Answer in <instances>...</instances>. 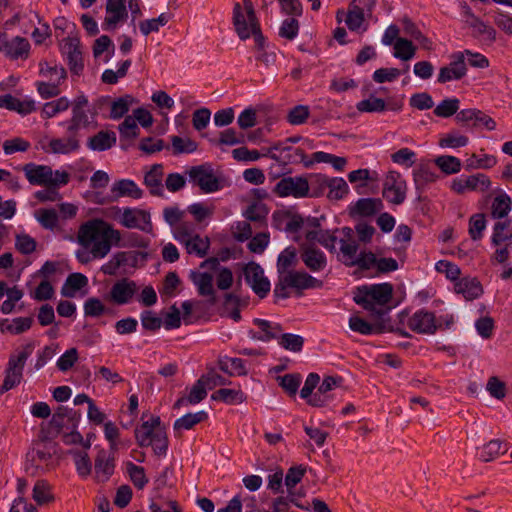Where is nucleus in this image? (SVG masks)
Masks as SVG:
<instances>
[{
	"label": "nucleus",
	"instance_id": "45",
	"mask_svg": "<svg viewBox=\"0 0 512 512\" xmlns=\"http://www.w3.org/2000/svg\"><path fill=\"white\" fill-rule=\"evenodd\" d=\"M59 125H67L68 133H76L79 129L89 125L88 114L85 109L72 108V117L67 122H60Z\"/></svg>",
	"mask_w": 512,
	"mask_h": 512
},
{
	"label": "nucleus",
	"instance_id": "14",
	"mask_svg": "<svg viewBox=\"0 0 512 512\" xmlns=\"http://www.w3.org/2000/svg\"><path fill=\"white\" fill-rule=\"evenodd\" d=\"M309 191V181L305 176L283 177L274 187V192L279 197H293L296 199L308 197Z\"/></svg>",
	"mask_w": 512,
	"mask_h": 512
},
{
	"label": "nucleus",
	"instance_id": "2",
	"mask_svg": "<svg viewBox=\"0 0 512 512\" xmlns=\"http://www.w3.org/2000/svg\"><path fill=\"white\" fill-rule=\"evenodd\" d=\"M312 148V141L303 139L300 136H292L275 141L269 147H265L264 156L270 158L281 167L301 163L304 168L312 169L313 162H310V155L306 154V150Z\"/></svg>",
	"mask_w": 512,
	"mask_h": 512
},
{
	"label": "nucleus",
	"instance_id": "62",
	"mask_svg": "<svg viewBox=\"0 0 512 512\" xmlns=\"http://www.w3.org/2000/svg\"><path fill=\"white\" fill-rule=\"evenodd\" d=\"M133 103L134 98L130 95L117 98L111 104L110 117L112 119H120L129 111Z\"/></svg>",
	"mask_w": 512,
	"mask_h": 512
},
{
	"label": "nucleus",
	"instance_id": "50",
	"mask_svg": "<svg viewBox=\"0 0 512 512\" xmlns=\"http://www.w3.org/2000/svg\"><path fill=\"white\" fill-rule=\"evenodd\" d=\"M497 163L495 156L490 154H472L466 160L467 169H490Z\"/></svg>",
	"mask_w": 512,
	"mask_h": 512
},
{
	"label": "nucleus",
	"instance_id": "27",
	"mask_svg": "<svg viewBox=\"0 0 512 512\" xmlns=\"http://www.w3.org/2000/svg\"><path fill=\"white\" fill-rule=\"evenodd\" d=\"M402 106L403 102L401 100L387 104L382 98L376 96H370L356 104L357 110L362 113L383 112L387 109L398 111L402 109Z\"/></svg>",
	"mask_w": 512,
	"mask_h": 512
},
{
	"label": "nucleus",
	"instance_id": "38",
	"mask_svg": "<svg viewBox=\"0 0 512 512\" xmlns=\"http://www.w3.org/2000/svg\"><path fill=\"white\" fill-rule=\"evenodd\" d=\"M254 324L259 328L258 340L268 342L272 339H278L282 328L279 324L264 319H255Z\"/></svg>",
	"mask_w": 512,
	"mask_h": 512
},
{
	"label": "nucleus",
	"instance_id": "40",
	"mask_svg": "<svg viewBox=\"0 0 512 512\" xmlns=\"http://www.w3.org/2000/svg\"><path fill=\"white\" fill-rule=\"evenodd\" d=\"M328 188L327 197L330 200L338 201L344 199L349 193L347 182L341 177H333L326 181Z\"/></svg>",
	"mask_w": 512,
	"mask_h": 512
},
{
	"label": "nucleus",
	"instance_id": "28",
	"mask_svg": "<svg viewBox=\"0 0 512 512\" xmlns=\"http://www.w3.org/2000/svg\"><path fill=\"white\" fill-rule=\"evenodd\" d=\"M454 291L467 300H473L482 294V286L475 278L464 277L454 283Z\"/></svg>",
	"mask_w": 512,
	"mask_h": 512
},
{
	"label": "nucleus",
	"instance_id": "8",
	"mask_svg": "<svg viewBox=\"0 0 512 512\" xmlns=\"http://www.w3.org/2000/svg\"><path fill=\"white\" fill-rule=\"evenodd\" d=\"M491 241L495 247L491 261L505 264L512 250V227L509 228L508 222H498L495 224Z\"/></svg>",
	"mask_w": 512,
	"mask_h": 512
},
{
	"label": "nucleus",
	"instance_id": "46",
	"mask_svg": "<svg viewBox=\"0 0 512 512\" xmlns=\"http://www.w3.org/2000/svg\"><path fill=\"white\" fill-rule=\"evenodd\" d=\"M183 245L189 254H195L198 257H204L208 253L210 240L206 236L202 237L199 234H196L191 237L189 241L183 243Z\"/></svg>",
	"mask_w": 512,
	"mask_h": 512
},
{
	"label": "nucleus",
	"instance_id": "21",
	"mask_svg": "<svg viewBox=\"0 0 512 512\" xmlns=\"http://www.w3.org/2000/svg\"><path fill=\"white\" fill-rule=\"evenodd\" d=\"M42 149L49 154L68 155L75 153L80 148V142L76 133H69L67 137L45 138Z\"/></svg>",
	"mask_w": 512,
	"mask_h": 512
},
{
	"label": "nucleus",
	"instance_id": "18",
	"mask_svg": "<svg viewBox=\"0 0 512 512\" xmlns=\"http://www.w3.org/2000/svg\"><path fill=\"white\" fill-rule=\"evenodd\" d=\"M60 51L67 61L70 71L75 75H80L84 64L79 38L74 36L64 38L60 44Z\"/></svg>",
	"mask_w": 512,
	"mask_h": 512
},
{
	"label": "nucleus",
	"instance_id": "63",
	"mask_svg": "<svg viewBox=\"0 0 512 512\" xmlns=\"http://www.w3.org/2000/svg\"><path fill=\"white\" fill-rule=\"evenodd\" d=\"M435 164L441 169L445 174H456L461 170V161L451 155H443L439 156L435 159Z\"/></svg>",
	"mask_w": 512,
	"mask_h": 512
},
{
	"label": "nucleus",
	"instance_id": "13",
	"mask_svg": "<svg viewBox=\"0 0 512 512\" xmlns=\"http://www.w3.org/2000/svg\"><path fill=\"white\" fill-rule=\"evenodd\" d=\"M0 53L10 60H25L29 57L30 43L24 37H10L6 31L0 30Z\"/></svg>",
	"mask_w": 512,
	"mask_h": 512
},
{
	"label": "nucleus",
	"instance_id": "44",
	"mask_svg": "<svg viewBox=\"0 0 512 512\" xmlns=\"http://www.w3.org/2000/svg\"><path fill=\"white\" fill-rule=\"evenodd\" d=\"M416 46L406 38H399L393 45V56L401 61H410L416 55Z\"/></svg>",
	"mask_w": 512,
	"mask_h": 512
},
{
	"label": "nucleus",
	"instance_id": "52",
	"mask_svg": "<svg viewBox=\"0 0 512 512\" xmlns=\"http://www.w3.org/2000/svg\"><path fill=\"white\" fill-rule=\"evenodd\" d=\"M304 228L305 238L307 240L306 244H314V242L319 243L320 234H322L323 230L319 228L318 224H315L313 228L308 229L304 226V222L302 219L294 218L288 224V228L290 230L298 231Z\"/></svg>",
	"mask_w": 512,
	"mask_h": 512
},
{
	"label": "nucleus",
	"instance_id": "1",
	"mask_svg": "<svg viewBox=\"0 0 512 512\" xmlns=\"http://www.w3.org/2000/svg\"><path fill=\"white\" fill-rule=\"evenodd\" d=\"M122 234L112 224L100 218H93L82 223L77 231L76 241L79 245L75 252L81 264L104 259L113 246H119Z\"/></svg>",
	"mask_w": 512,
	"mask_h": 512
},
{
	"label": "nucleus",
	"instance_id": "29",
	"mask_svg": "<svg viewBox=\"0 0 512 512\" xmlns=\"http://www.w3.org/2000/svg\"><path fill=\"white\" fill-rule=\"evenodd\" d=\"M39 74L46 81L61 84L66 79V71L55 61H41L39 63Z\"/></svg>",
	"mask_w": 512,
	"mask_h": 512
},
{
	"label": "nucleus",
	"instance_id": "43",
	"mask_svg": "<svg viewBox=\"0 0 512 512\" xmlns=\"http://www.w3.org/2000/svg\"><path fill=\"white\" fill-rule=\"evenodd\" d=\"M70 105H71V101L67 97H65V96L59 97L50 102H46L43 105V107L41 109V116H42V118H45V119L56 117L60 113L68 110Z\"/></svg>",
	"mask_w": 512,
	"mask_h": 512
},
{
	"label": "nucleus",
	"instance_id": "19",
	"mask_svg": "<svg viewBox=\"0 0 512 512\" xmlns=\"http://www.w3.org/2000/svg\"><path fill=\"white\" fill-rule=\"evenodd\" d=\"M219 265V262L217 259L212 258L205 260L202 262L200 268L195 271H191L190 273V279L192 280L193 284L196 286L197 291L202 296H209L213 297L215 290L213 286V275L211 273H208L206 271H202V269L206 266H209L213 269H216Z\"/></svg>",
	"mask_w": 512,
	"mask_h": 512
},
{
	"label": "nucleus",
	"instance_id": "7",
	"mask_svg": "<svg viewBox=\"0 0 512 512\" xmlns=\"http://www.w3.org/2000/svg\"><path fill=\"white\" fill-rule=\"evenodd\" d=\"M233 23L238 36L242 40L253 36L257 46L259 48L263 47L264 38L260 32V26L255 13L251 12V14H249L243 11L241 5L237 3L233 9Z\"/></svg>",
	"mask_w": 512,
	"mask_h": 512
},
{
	"label": "nucleus",
	"instance_id": "55",
	"mask_svg": "<svg viewBox=\"0 0 512 512\" xmlns=\"http://www.w3.org/2000/svg\"><path fill=\"white\" fill-rule=\"evenodd\" d=\"M349 328L362 335H372L380 332L377 325L371 324L359 316L352 315L349 318Z\"/></svg>",
	"mask_w": 512,
	"mask_h": 512
},
{
	"label": "nucleus",
	"instance_id": "4",
	"mask_svg": "<svg viewBox=\"0 0 512 512\" xmlns=\"http://www.w3.org/2000/svg\"><path fill=\"white\" fill-rule=\"evenodd\" d=\"M24 175L31 185L59 188L70 180V174L63 170H53L48 165L28 163L22 168Z\"/></svg>",
	"mask_w": 512,
	"mask_h": 512
},
{
	"label": "nucleus",
	"instance_id": "41",
	"mask_svg": "<svg viewBox=\"0 0 512 512\" xmlns=\"http://www.w3.org/2000/svg\"><path fill=\"white\" fill-rule=\"evenodd\" d=\"M472 34L486 44H491L496 39V31L479 18L474 17L471 23Z\"/></svg>",
	"mask_w": 512,
	"mask_h": 512
},
{
	"label": "nucleus",
	"instance_id": "26",
	"mask_svg": "<svg viewBox=\"0 0 512 512\" xmlns=\"http://www.w3.org/2000/svg\"><path fill=\"white\" fill-rule=\"evenodd\" d=\"M115 469V459L113 453H108L104 449H101L96 458L94 464L95 480L97 482H106L113 475Z\"/></svg>",
	"mask_w": 512,
	"mask_h": 512
},
{
	"label": "nucleus",
	"instance_id": "53",
	"mask_svg": "<svg viewBox=\"0 0 512 512\" xmlns=\"http://www.w3.org/2000/svg\"><path fill=\"white\" fill-rule=\"evenodd\" d=\"M170 20L168 13H161L158 17L147 19L139 23V29L144 36L152 32H158L161 27L165 26Z\"/></svg>",
	"mask_w": 512,
	"mask_h": 512
},
{
	"label": "nucleus",
	"instance_id": "6",
	"mask_svg": "<svg viewBox=\"0 0 512 512\" xmlns=\"http://www.w3.org/2000/svg\"><path fill=\"white\" fill-rule=\"evenodd\" d=\"M34 348L35 346L33 343H27L16 349L10 356L5 369L3 384L0 386V394H3L20 384L23 378L25 363L32 355Z\"/></svg>",
	"mask_w": 512,
	"mask_h": 512
},
{
	"label": "nucleus",
	"instance_id": "12",
	"mask_svg": "<svg viewBox=\"0 0 512 512\" xmlns=\"http://www.w3.org/2000/svg\"><path fill=\"white\" fill-rule=\"evenodd\" d=\"M490 178L482 173L471 175H460L451 181L450 189L457 194H467L471 192L485 193L491 188Z\"/></svg>",
	"mask_w": 512,
	"mask_h": 512
},
{
	"label": "nucleus",
	"instance_id": "20",
	"mask_svg": "<svg viewBox=\"0 0 512 512\" xmlns=\"http://www.w3.org/2000/svg\"><path fill=\"white\" fill-rule=\"evenodd\" d=\"M137 291V284L133 280L123 278L112 285L106 298L115 305H126L132 302Z\"/></svg>",
	"mask_w": 512,
	"mask_h": 512
},
{
	"label": "nucleus",
	"instance_id": "60",
	"mask_svg": "<svg viewBox=\"0 0 512 512\" xmlns=\"http://www.w3.org/2000/svg\"><path fill=\"white\" fill-rule=\"evenodd\" d=\"M435 270L438 273L443 274L446 277V279L450 280L453 283L460 279V267L457 264L450 262L448 260H439L438 262H436Z\"/></svg>",
	"mask_w": 512,
	"mask_h": 512
},
{
	"label": "nucleus",
	"instance_id": "49",
	"mask_svg": "<svg viewBox=\"0 0 512 512\" xmlns=\"http://www.w3.org/2000/svg\"><path fill=\"white\" fill-rule=\"evenodd\" d=\"M341 261L347 266H354L359 256L358 245L354 240H340Z\"/></svg>",
	"mask_w": 512,
	"mask_h": 512
},
{
	"label": "nucleus",
	"instance_id": "3",
	"mask_svg": "<svg viewBox=\"0 0 512 512\" xmlns=\"http://www.w3.org/2000/svg\"><path fill=\"white\" fill-rule=\"evenodd\" d=\"M392 295L390 283L363 285L356 289L354 301L371 314L381 316L390 309Z\"/></svg>",
	"mask_w": 512,
	"mask_h": 512
},
{
	"label": "nucleus",
	"instance_id": "36",
	"mask_svg": "<svg viewBox=\"0 0 512 512\" xmlns=\"http://www.w3.org/2000/svg\"><path fill=\"white\" fill-rule=\"evenodd\" d=\"M297 261L298 258L296 248L292 246L285 248L279 254L277 259V271L279 273V278H281L283 274L291 272V268L296 266Z\"/></svg>",
	"mask_w": 512,
	"mask_h": 512
},
{
	"label": "nucleus",
	"instance_id": "64",
	"mask_svg": "<svg viewBox=\"0 0 512 512\" xmlns=\"http://www.w3.org/2000/svg\"><path fill=\"white\" fill-rule=\"evenodd\" d=\"M460 101L455 98H446L442 100L434 109V114L438 117L448 118L457 113Z\"/></svg>",
	"mask_w": 512,
	"mask_h": 512
},
{
	"label": "nucleus",
	"instance_id": "32",
	"mask_svg": "<svg viewBox=\"0 0 512 512\" xmlns=\"http://www.w3.org/2000/svg\"><path fill=\"white\" fill-rule=\"evenodd\" d=\"M32 323L33 320L30 317L2 319L0 321V330L2 333L17 335L29 330L31 328Z\"/></svg>",
	"mask_w": 512,
	"mask_h": 512
},
{
	"label": "nucleus",
	"instance_id": "61",
	"mask_svg": "<svg viewBox=\"0 0 512 512\" xmlns=\"http://www.w3.org/2000/svg\"><path fill=\"white\" fill-rule=\"evenodd\" d=\"M277 340L282 348L291 352H300L304 343L303 337L292 333H280Z\"/></svg>",
	"mask_w": 512,
	"mask_h": 512
},
{
	"label": "nucleus",
	"instance_id": "30",
	"mask_svg": "<svg viewBox=\"0 0 512 512\" xmlns=\"http://www.w3.org/2000/svg\"><path fill=\"white\" fill-rule=\"evenodd\" d=\"M112 193L116 197H130L133 199H140L143 195V191L140 187L130 179H122L116 181L112 188Z\"/></svg>",
	"mask_w": 512,
	"mask_h": 512
},
{
	"label": "nucleus",
	"instance_id": "22",
	"mask_svg": "<svg viewBox=\"0 0 512 512\" xmlns=\"http://www.w3.org/2000/svg\"><path fill=\"white\" fill-rule=\"evenodd\" d=\"M462 54L460 51L453 53L450 56V63L440 68L437 79L439 83L460 80L467 74L466 63H464Z\"/></svg>",
	"mask_w": 512,
	"mask_h": 512
},
{
	"label": "nucleus",
	"instance_id": "42",
	"mask_svg": "<svg viewBox=\"0 0 512 512\" xmlns=\"http://www.w3.org/2000/svg\"><path fill=\"white\" fill-rule=\"evenodd\" d=\"M507 449V445L502 441L491 440L478 451V457L484 462H489L505 453Z\"/></svg>",
	"mask_w": 512,
	"mask_h": 512
},
{
	"label": "nucleus",
	"instance_id": "48",
	"mask_svg": "<svg viewBox=\"0 0 512 512\" xmlns=\"http://www.w3.org/2000/svg\"><path fill=\"white\" fill-rule=\"evenodd\" d=\"M88 284V278L81 273H73L68 276L63 288L64 296L73 297L75 293Z\"/></svg>",
	"mask_w": 512,
	"mask_h": 512
},
{
	"label": "nucleus",
	"instance_id": "15",
	"mask_svg": "<svg viewBox=\"0 0 512 512\" xmlns=\"http://www.w3.org/2000/svg\"><path fill=\"white\" fill-rule=\"evenodd\" d=\"M354 266L375 273H387L398 269V263L394 258L377 257L371 251H361Z\"/></svg>",
	"mask_w": 512,
	"mask_h": 512
},
{
	"label": "nucleus",
	"instance_id": "35",
	"mask_svg": "<svg viewBox=\"0 0 512 512\" xmlns=\"http://www.w3.org/2000/svg\"><path fill=\"white\" fill-rule=\"evenodd\" d=\"M336 17L338 22L345 21L351 31H360L363 28L364 13L357 8L350 6L347 13L338 11Z\"/></svg>",
	"mask_w": 512,
	"mask_h": 512
},
{
	"label": "nucleus",
	"instance_id": "57",
	"mask_svg": "<svg viewBox=\"0 0 512 512\" xmlns=\"http://www.w3.org/2000/svg\"><path fill=\"white\" fill-rule=\"evenodd\" d=\"M219 368L229 375H244L246 368L240 358L223 357L219 360Z\"/></svg>",
	"mask_w": 512,
	"mask_h": 512
},
{
	"label": "nucleus",
	"instance_id": "51",
	"mask_svg": "<svg viewBox=\"0 0 512 512\" xmlns=\"http://www.w3.org/2000/svg\"><path fill=\"white\" fill-rule=\"evenodd\" d=\"M33 500L39 505L43 506L53 501V494L51 492V486L44 480H38L32 493Z\"/></svg>",
	"mask_w": 512,
	"mask_h": 512
},
{
	"label": "nucleus",
	"instance_id": "25",
	"mask_svg": "<svg viewBox=\"0 0 512 512\" xmlns=\"http://www.w3.org/2000/svg\"><path fill=\"white\" fill-rule=\"evenodd\" d=\"M408 327L417 333L433 334L437 328L435 316L432 312L418 310L409 318Z\"/></svg>",
	"mask_w": 512,
	"mask_h": 512
},
{
	"label": "nucleus",
	"instance_id": "59",
	"mask_svg": "<svg viewBox=\"0 0 512 512\" xmlns=\"http://www.w3.org/2000/svg\"><path fill=\"white\" fill-rule=\"evenodd\" d=\"M469 142L467 136L460 134L459 132L452 131L443 135L439 139V146L441 148H460L465 147Z\"/></svg>",
	"mask_w": 512,
	"mask_h": 512
},
{
	"label": "nucleus",
	"instance_id": "34",
	"mask_svg": "<svg viewBox=\"0 0 512 512\" xmlns=\"http://www.w3.org/2000/svg\"><path fill=\"white\" fill-rule=\"evenodd\" d=\"M512 199L504 191H500L492 201L491 215L495 219H503L510 213Z\"/></svg>",
	"mask_w": 512,
	"mask_h": 512
},
{
	"label": "nucleus",
	"instance_id": "47",
	"mask_svg": "<svg viewBox=\"0 0 512 512\" xmlns=\"http://www.w3.org/2000/svg\"><path fill=\"white\" fill-rule=\"evenodd\" d=\"M116 143V136L113 132H99L88 141V147L95 151H104Z\"/></svg>",
	"mask_w": 512,
	"mask_h": 512
},
{
	"label": "nucleus",
	"instance_id": "33",
	"mask_svg": "<svg viewBox=\"0 0 512 512\" xmlns=\"http://www.w3.org/2000/svg\"><path fill=\"white\" fill-rule=\"evenodd\" d=\"M310 162H313V167L320 163L330 164L338 172L343 171L347 165V159L345 157L336 156L324 151L312 153L310 155Z\"/></svg>",
	"mask_w": 512,
	"mask_h": 512
},
{
	"label": "nucleus",
	"instance_id": "17",
	"mask_svg": "<svg viewBox=\"0 0 512 512\" xmlns=\"http://www.w3.org/2000/svg\"><path fill=\"white\" fill-rule=\"evenodd\" d=\"M243 275L246 283L250 286L253 292L260 298H264L270 291L271 284L269 279L265 276L263 268L255 263L250 262L243 268Z\"/></svg>",
	"mask_w": 512,
	"mask_h": 512
},
{
	"label": "nucleus",
	"instance_id": "23",
	"mask_svg": "<svg viewBox=\"0 0 512 512\" xmlns=\"http://www.w3.org/2000/svg\"><path fill=\"white\" fill-rule=\"evenodd\" d=\"M300 258L304 265L312 272L323 271L327 266L325 253L314 244H302Z\"/></svg>",
	"mask_w": 512,
	"mask_h": 512
},
{
	"label": "nucleus",
	"instance_id": "11",
	"mask_svg": "<svg viewBox=\"0 0 512 512\" xmlns=\"http://www.w3.org/2000/svg\"><path fill=\"white\" fill-rule=\"evenodd\" d=\"M317 286H319V281L306 272L291 271L279 278V284L276 285L274 292L278 297L286 298L288 297L287 288L305 290Z\"/></svg>",
	"mask_w": 512,
	"mask_h": 512
},
{
	"label": "nucleus",
	"instance_id": "58",
	"mask_svg": "<svg viewBox=\"0 0 512 512\" xmlns=\"http://www.w3.org/2000/svg\"><path fill=\"white\" fill-rule=\"evenodd\" d=\"M174 154H190L197 150V143L189 137L171 136Z\"/></svg>",
	"mask_w": 512,
	"mask_h": 512
},
{
	"label": "nucleus",
	"instance_id": "37",
	"mask_svg": "<svg viewBox=\"0 0 512 512\" xmlns=\"http://www.w3.org/2000/svg\"><path fill=\"white\" fill-rule=\"evenodd\" d=\"M163 167L161 164L153 165L144 176V184L151 193L160 195L162 193Z\"/></svg>",
	"mask_w": 512,
	"mask_h": 512
},
{
	"label": "nucleus",
	"instance_id": "39",
	"mask_svg": "<svg viewBox=\"0 0 512 512\" xmlns=\"http://www.w3.org/2000/svg\"><path fill=\"white\" fill-rule=\"evenodd\" d=\"M187 211L193 216L197 223L208 222L214 212L215 206L208 202H195L187 207Z\"/></svg>",
	"mask_w": 512,
	"mask_h": 512
},
{
	"label": "nucleus",
	"instance_id": "24",
	"mask_svg": "<svg viewBox=\"0 0 512 512\" xmlns=\"http://www.w3.org/2000/svg\"><path fill=\"white\" fill-rule=\"evenodd\" d=\"M125 0H106V15L103 21V28L106 30L116 29L128 17Z\"/></svg>",
	"mask_w": 512,
	"mask_h": 512
},
{
	"label": "nucleus",
	"instance_id": "9",
	"mask_svg": "<svg viewBox=\"0 0 512 512\" xmlns=\"http://www.w3.org/2000/svg\"><path fill=\"white\" fill-rule=\"evenodd\" d=\"M188 175L190 182L198 186L205 194L217 192L224 187L223 179L216 175L210 165L192 167Z\"/></svg>",
	"mask_w": 512,
	"mask_h": 512
},
{
	"label": "nucleus",
	"instance_id": "16",
	"mask_svg": "<svg viewBox=\"0 0 512 512\" xmlns=\"http://www.w3.org/2000/svg\"><path fill=\"white\" fill-rule=\"evenodd\" d=\"M407 193V184L397 171H389L383 183V197L392 204L399 205L404 202Z\"/></svg>",
	"mask_w": 512,
	"mask_h": 512
},
{
	"label": "nucleus",
	"instance_id": "10",
	"mask_svg": "<svg viewBox=\"0 0 512 512\" xmlns=\"http://www.w3.org/2000/svg\"><path fill=\"white\" fill-rule=\"evenodd\" d=\"M114 219L123 227L128 229H138L143 232L152 231V222L150 214L138 208H117Z\"/></svg>",
	"mask_w": 512,
	"mask_h": 512
},
{
	"label": "nucleus",
	"instance_id": "56",
	"mask_svg": "<svg viewBox=\"0 0 512 512\" xmlns=\"http://www.w3.org/2000/svg\"><path fill=\"white\" fill-rule=\"evenodd\" d=\"M207 417L206 412L199 411L196 413H188L178 418L174 423V429L177 431L189 430L196 424L202 422Z\"/></svg>",
	"mask_w": 512,
	"mask_h": 512
},
{
	"label": "nucleus",
	"instance_id": "54",
	"mask_svg": "<svg viewBox=\"0 0 512 512\" xmlns=\"http://www.w3.org/2000/svg\"><path fill=\"white\" fill-rule=\"evenodd\" d=\"M437 178V174L429 166L422 165L413 171V179L418 189L435 182Z\"/></svg>",
	"mask_w": 512,
	"mask_h": 512
},
{
	"label": "nucleus",
	"instance_id": "5",
	"mask_svg": "<svg viewBox=\"0 0 512 512\" xmlns=\"http://www.w3.org/2000/svg\"><path fill=\"white\" fill-rule=\"evenodd\" d=\"M135 437L141 447L152 446L158 455L165 454L168 447L167 436L158 416H151L135 431Z\"/></svg>",
	"mask_w": 512,
	"mask_h": 512
},
{
	"label": "nucleus",
	"instance_id": "31",
	"mask_svg": "<svg viewBox=\"0 0 512 512\" xmlns=\"http://www.w3.org/2000/svg\"><path fill=\"white\" fill-rule=\"evenodd\" d=\"M212 400L221 401L228 405L241 404L246 400V395L240 387L221 388L211 395Z\"/></svg>",
	"mask_w": 512,
	"mask_h": 512
}]
</instances>
